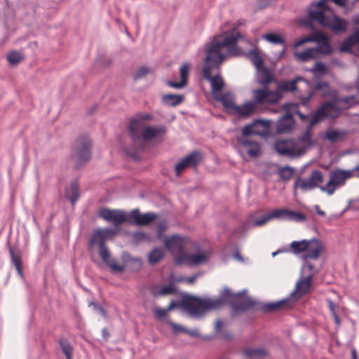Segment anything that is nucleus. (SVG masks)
<instances>
[{
	"label": "nucleus",
	"instance_id": "obj_59",
	"mask_svg": "<svg viewBox=\"0 0 359 359\" xmlns=\"http://www.w3.org/2000/svg\"><path fill=\"white\" fill-rule=\"evenodd\" d=\"M320 32H316L311 36H306L303 38L304 43L307 42H316L318 41V35H320Z\"/></svg>",
	"mask_w": 359,
	"mask_h": 359
},
{
	"label": "nucleus",
	"instance_id": "obj_28",
	"mask_svg": "<svg viewBox=\"0 0 359 359\" xmlns=\"http://www.w3.org/2000/svg\"><path fill=\"white\" fill-rule=\"evenodd\" d=\"M257 70V81L260 85L264 88L267 87L271 82L274 81V79L269 69L264 67H261Z\"/></svg>",
	"mask_w": 359,
	"mask_h": 359
},
{
	"label": "nucleus",
	"instance_id": "obj_16",
	"mask_svg": "<svg viewBox=\"0 0 359 359\" xmlns=\"http://www.w3.org/2000/svg\"><path fill=\"white\" fill-rule=\"evenodd\" d=\"M165 247L172 254H177L180 257L181 253L184 252V248L186 243V238L177 234L166 237L164 241Z\"/></svg>",
	"mask_w": 359,
	"mask_h": 359
},
{
	"label": "nucleus",
	"instance_id": "obj_60",
	"mask_svg": "<svg viewBox=\"0 0 359 359\" xmlns=\"http://www.w3.org/2000/svg\"><path fill=\"white\" fill-rule=\"evenodd\" d=\"M185 333H187V334H189L191 337H201L199 333V331L197 329H194V330L187 329L185 330Z\"/></svg>",
	"mask_w": 359,
	"mask_h": 359
},
{
	"label": "nucleus",
	"instance_id": "obj_3",
	"mask_svg": "<svg viewBox=\"0 0 359 359\" xmlns=\"http://www.w3.org/2000/svg\"><path fill=\"white\" fill-rule=\"evenodd\" d=\"M309 19L311 22H317L324 27H329L334 32H344L348 25L347 20L332 15L324 0L311 5V8L309 11Z\"/></svg>",
	"mask_w": 359,
	"mask_h": 359
},
{
	"label": "nucleus",
	"instance_id": "obj_63",
	"mask_svg": "<svg viewBox=\"0 0 359 359\" xmlns=\"http://www.w3.org/2000/svg\"><path fill=\"white\" fill-rule=\"evenodd\" d=\"M328 308L332 313V315L337 314L335 311V304L330 299H327Z\"/></svg>",
	"mask_w": 359,
	"mask_h": 359
},
{
	"label": "nucleus",
	"instance_id": "obj_38",
	"mask_svg": "<svg viewBox=\"0 0 359 359\" xmlns=\"http://www.w3.org/2000/svg\"><path fill=\"white\" fill-rule=\"evenodd\" d=\"M184 100L183 95L167 94L163 95V102L165 105L175 107L180 104Z\"/></svg>",
	"mask_w": 359,
	"mask_h": 359
},
{
	"label": "nucleus",
	"instance_id": "obj_11",
	"mask_svg": "<svg viewBox=\"0 0 359 359\" xmlns=\"http://www.w3.org/2000/svg\"><path fill=\"white\" fill-rule=\"evenodd\" d=\"M99 215L104 220L112 223L118 230L120 225L126 222H128L129 219V214H126L125 211L121 210L102 208Z\"/></svg>",
	"mask_w": 359,
	"mask_h": 359
},
{
	"label": "nucleus",
	"instance_id": "obj_45",
	"mask_svg": "<svg viewBox=\"0 0 359 359\" xmlns=\"http://www.w3.org/2000/svg\"><path fill=\"white\" fill-rule=\"evenodd\" d=\"M60 348L62 353L65 354L67 359H72V347L69 341L65 339H62L59 341Z\"/></svg>",
	"mask_w": 359,
	"mask_h": 359
},
{
	"label": "nucleus",
	"instance_id": "obj_36",
	"mask_svg": "<svg viewBox=\"0 0 359 359\" xmlns=\"http://www.w3.org/2000/svg\"><path fill=\"white\" fill-rule=\"evenodd\" d=\"M312 186L316 188L320 189V187L323 186L321 184L323 182V175L321 171L318 170H313L309 176L306 177Z\"/></svg>",
	"mask_w": 359,
	"mask_h": 359
},
{
	"label": "nucleus",
	"instance_id": "obj_19",
	"mask_svg": "<svg viewBox=\"0 0 359 359\" xmlns=\"http://www.w3.org/2000/svg\"><path fill=\"white\" fill-rule=\"evenodd\" d=\"M323 251L324 247L318 240H309L306 244V249L304 251L303 257L304 259H317Z\"/></svg>",
	"mask_w": 359,
	"mask_h": 359
},
{
	"label": "nucleus",
	"instance_id": "obj_46",
	"mask_svg": "<svg viewBox=\"0 0 359 359\" xmlns=\"http://www.w3.org/2000/svg\"><path fill=\"white\" fill-rule=\"evenodd\" d=\"M307 240H302L301 241H293L290 243V248L295 254L304 252L306 249Z\"/></svg>",
	"mask_w": 359,
	"mask_h": 359
},
{
	"label": "nucleus",
	"instance_id": "obj_5",
	"mask_svg": "<svg viewBox=\"0 0 359 359\" xmlns=\"http://www.w3.org/2000/svg\"><path fill=\"white\" fill-rule=\"evenodd\" d=\"M199 302H201V298L187 296L180 302H171L166 309L160 307L155 308L154 315L156 318L161 320L165 317L168 311L175 308H180L186 310L191 317H199L203 315L202 306H198Z\"/></svg>",
	"mask_w": 359,
	"mask_h": 359
},
{
	"label": "nucleus",
	"instance_id": "obj_14",
	"mask_svg": "<svg viewBox=\"0 0 359 359\" xmlns=\"http://www.w3.org/2000/svg\"><path fill=\"white\" fill-rule=\"evenodd\" d=\"M313 278V273L307 274L306 277H302L297 282L294 290L291 292L289 298L294 304L295 301L309 292Z\"/></svg>",
	"mask_w": 359,
	"mask_h": 359
},
{
	"label": "nucleus",
	"instance_id": "obj_54",
	"mask_svg": "<svg viewBox=\"0 0 359 359\" xmlns=\"http://www.w3.org/2000/svg\"><path fill=\"white\" fill-rule=\"evenodd\" d=\"M99 255L102 258V261L106 264L108 260L111 258L110 252L108 248L106 247H102V248L99 249Z\"/></svg>",
	"mask_w": 359,
	"mask_h": 359
},
{
	"label": "nucleus",
	"instance_id": "obj_8",
	"mask_svg": "<svg viewBox=\"0 0 359 359\" xmlns=\"http://www.w3.org/2000/svg\"><path fill=\"white\" fill-rule=\"evenodd\" d=\"M92 142L87 136L79 137L72 147V158L79 167L88 161L91 157Z\"/></svg>",
	"mask_w": 359,
	"mask_h": 359
},
{
	"label": "nucleus",
	"instance_id": "obj_35",
	"mask_svg": "<svg viewBox=\"0 0 359 359\" xmlns=\"http://www.w3.org/2000/svg\"><path fill=\"white\" fill-rule=\"evenodd\" d=\"M9 252L11 258V262L15 266L18 275L23 277L22 271V257L21 253L18 251H15L11 248H9Z\"/></svg>",
	"mask_w": 359,
	"mask_h": 359
},
{
	"label": "nucleus",
	"instance_id": "obj_53",
	"mask_svg": "<svg viewBox=\"0 0 359 359\" xmlns=\"http://www.w3.org/2000/svg\"><path fill=\"white\" fill-rule=\"evenodd\" d=\"M311 72L313 73L319 72L324 74L327 72V67L321 62H316L315 65L311 69Z\"/></svg>",
	"mask_w": 359,
	"mask_h": 359
},
{
	"label": "nucleus",
	"instance_id": "obj_12",
	"mask_svg": "<svg viewBox=\"0 0 359 359\" xmlns=\"http://www.w3.org/2000/svg\"><path fill=\"white\" fill-rule=\"evenodd\" d=\"M252 94L254 100L252 101L256 103L257 108L259 104L264 103H277L282 98L278 91L268 89H256L252 91Z\"/></svg>",
	"mask_w": 359,
	"mask_h": 359
},
{
	"label": "nucleus",
	"instance_id": "obj_58",
	"mask_svg": "<svg viewBox=\"0 0 359 359\" xmlns=\"http://www.w3.org/2000/svg\"><path fill=\"white\" fill-rule=\"evenodd\" d=\"M303 269L308 270V271H309L308 274L310 273H313V276H314L316 273H318V271L315 269L314 266L311 263L308 262L304 263V264L303 266Z\"/></svg>",
	"mask_w": 359,
	"mask_h": 359
},
{
	"label": "nucleus",
	"instance_id": "obj_34",
	"mask_svg": "<svg viewBox=\"0 0 359 359\" xmlns=\"http://www.w3.org/2000/svg\"><path fill=\"white\" fill-rule=\"evenodd\" d=\"M358 29L355 30L350 36L346 39L340 46L341 52H348L351 50V46L355 43L359 44V35H357Z\"/></svg>",
	"mask_w": 359,
	"mask_h": 359
},
{
	"label": "nucleus",
	"instance_id": "obj_29",
	"mask_svg": "<svg viewBox=\"0 0 359 359\" xmlns=\"http://www.w3.org/2000/svg\"><path fill=\"white\" fill-rule=\"evenodd\" d=\"M317 47L313 48L316 50V55L322 53L324 55H329L332 53L331 46L329 44V40L327 37L323 34L318 35V41H316Z\"/></svg>",
	"mask_w": 359,
	"mask_h": 359
},
{
	"label": "nucleus",
	"instance_id": "obj_56",
	"mask_svg": "<svg viewBox=\"0 0 359 359\" xmlns=\"http://www.w3.org/2000/svg\"><path fill=\"white\" fill-rule=\"evenodd\" d=\"M313 96V91H309L306 96H301L300 100H301L302 104L304 106H307Z\"/></svg>",
	"mask_w": 359,
	"mask_h": 359
},
{
	"label": "nucleus",
	"instance_id": "obj_32",
	"mask_svg": "<svg viewBox=\"0 0 359 359\" xmlns=\"http://www.w3.org/2000/svg\"><path fill=\"white\" fill-rule=\"evenodd\" d=\"M294 193L299 189L302 193H305L314 189V187L310 183L306 177H297L294 182Z\"/></svg>",
	"mask_w": 359,
	"mask_h": 359
},
{
	"label": "nucleus",
	"instance_id": "obj_26",
	"mask_svg": "<svg viewBox=\"0 0 359 359\" xmlns=\"http://www.w3.org/2000/svg\"><path fill=\"white\" fill-rule=\"evenodd\" d=\"M292 305L293 303L288 297L287 298L283 299L276 302L263 304L261 306V309L264 311H276L280 309H288L292 307Z\"/></svg>",
	"mask_w": 359,
	"mask_h": 359
},
{
	"label": "nucleus",
	"instance_id": "obj_61",
	"mask_svg": "<svg viewBox=\"0 0 359 359\" xmlns=\"http://www.w3.org/2000/svg\"><path fill=\"white\" fill-rule=\"evenodd\" d=\"M136 118L141 120L142 123H144L145 121L151 120L152 118V116L149 114H139Z\"/></svg>",
	"mask_w": 359,
	"mask_h": 359
},
{
	"label": "nucleus",
	"instance_id": "obj_4",
	"mask_svg": "<svg viewBox=\"0 0 359 359\" xmlns=\"http://www.w3.org/2000/svg\"><path fill=\"white\" fill-rule=\"evenodd\" d=\"M312 135L310 128L297 140H278L274 144V149L281 156L296 158L304 154L312 146Z\"/></svg>",
	"mask_w": 359,
	"mask_h": 359
},
{
	"label": "nucleus",
	"instance_id": "obj_30",
	"mask_svg": "<svg viewBox=\"0 0 359 359\" xmlns=\"http://www.w3.org/2000/svg\"><path fill=\"white\" fill-rule=\"evenodd\" d=\"M299 81H305L303 78L300 76H297L295 79L291 81H283L280 82L278 86V89L276 91L287 93L292 92L297 90V83Z\"/></svg>",
	"mask_w": 359,
	"mask_h": 359
},
{
	"label": "nucleus",
	"instance_id": "obj_7",
	"mask_svg": "<svg viewBox=\"0 0 359 359\" xmlns=\"http://www.w3.org/2000/svg\"><path fill=\"white\" fill-rule=\"evenodd\" d=\"M354 170H343L336 168L333 170L330 174V180L325 185L320 187V191L327 194L328 196H332L334 194L335 191L345 185L346 180L354 177Z\"/></svg>",
	"mask_w": 359,
	"mask_h": 359
},
{
	"label": "nucleus",
	"instance_id": "obj_48",
	"mask_svg": "<svg viewBox=\"0 0 359 359\" xmlns=\"http://www.w3.org/2000/svg\"><path fill=\"white\" fill-rule=\"evenodd\" d=\"M97 231L100 233V234L103 236V238L107 241L113 238L119 231L118 229H97Z\"/></svg>",
	"mask_w": 359,
	"mask_h": 359
},
{
	"label": "nucleus",
	"instance_id": "obj_13",
	"mask_svg": "<svg viewBox=\"0 0 359 359\" xmlns=\"http://www.w3.org/2000/svg\"><path fill=\"white\" fill-rule=\"evenodd\" d=\"M269 121L255 120L252 123L245 126L242 129V134L245 135H255L266 137L270 133Z\"/></svg>",
	"mask_w": 359,
	"mask_h": 359
},
{
	"label": "nucleus",
	"instance_id": "obj_42",
	"mask_svg": "<svg viewBox=\"0 0 359 359\" xmlns=\"http://www.w3.org/2000/svg\"><path fill=\"white\" fill-rule=\"evenodd\" d=\"M152 294L154 296H165L168 294H175L176 292V287L174 285H169L164 286L159 290H152Z\"/></svg>",
	"mask_w": 359,
	"mask_h": 359
},
{
	"label": "nucleus",
	"instance_id": "obj_17",
	"mask_svg": "<svg viewBox=\"0 0 359 359\" xmlns=\"http://www.w3.org/2000/svg\"><path fill=\"white\" fill-rule=\"evenodd\" d=\"M201 158V156L198 151H193L182 158L175 165V170L176 175L179 176L182 172L189 166H196L198 165Z\"/></svg>",
	"mask_w": 359,
	"mask_h": 359
},
{
	"label": "nucleus",
	"instance_id": "obj_57",
	"mask_svg": "<svg viewBox=\"0 0 359 359\" xmlns=\"http://www.w3.org/2000/svg\"><path fill=\"white\" fill-rule=\"evenodd\" d=\"M316 88L323 91V95H326L329 90V86L326 82H318L316 85Z\"/></svg>",
	"mask_w": 359,
	"mask_h": 359
},
{
	"label": "nucleus",
	"instance_id": "obj_9",
	"mask_svg": "<svg viewBox=\"0 0 359 359\" xmlns=\"http://www.w3.org/2000/svg\"><path fill=\"white\" fill-rule=\"evenodd\" d=\"M340 111L341 108L338 105L335 99L332 102H325L311 116L309 124L310 127L314 126L324 118H334L337 117Z\"/></svg>",
	"mask_w": 359,
	"mask_h": 359
},
{
	"label": "nucleus",
	"instance_id": "obj_20",
	"mask_svg": "<svg viewBox=\"0 0 359 359\" xmlns=\"http://www.w3.org/2000/svg\"><path fill=\"white\" fill-rule=\"evenodd\" d=\"M165 133V128L163 126H146L144 128L141 140L150 142L153 140L161 137Z\"/></svg>",
	"mask_w": 359,
	"mask_h": 359
},
{
	"label": "nucleus",
	"instance_id": "obj_21",
	"mask_svg": "<svg viewBox=\"0 0 359 359\" xmlns=\"http://www.w3.org/2000/svg\"><path fill=\"white\" fill-rule=\"evenodd\" d=\"M145 128V123H142L137 118L131 120L128 128L130 134L135 142L141 140L142 133Z\"/></svg>",
	"mask_w": 359,
	"mask_h": 359
},
{
	"label": "nucleus",
	"instance_id": "obj_47",
	"mask_svg": "<svg viewBox=\"0 0 359 359\" xmlns=\"http://www.w3.org/2000/svg\"><path fill=\"white\" fill-rule=\"evenodd\" d=\"M306 217L304 214L290 210L288 211L287 220L301 222L305 221Z\"/></svg>",
	"mask_w": 359,
	"mask_h": 359
},
{
	"label": "nucleus",
	"instance_id": "obj_2",
	"mask_svg": "<svg viewBox=\"0 0 359 359\" xmlns=\"http://www.w3.org/2000/svg\"><path fill=\"white\" fill-rule=\"evenodd\" d=\"M246 292V290H243L233 293L229 288H224L218 298L201 299L198 306H202L203 314L207 311L219 309L224 304L230 305L235 313L248 311L253 308L256 302L244 295Z\"/></svg>",
	"mask_w": 359,
	"mask_h": 359
},
{
	"label": "nucleus",
	"instance_id": "obj_39",
	"mask_svg": "<svg viewBox=\"0 0 359 359\" xmlns=\"http://www.w3.org/2000/svg\"><path fill=\"white\" fill-rule=\"evenodd\" d=\"M294 55L302 62L315 59L318 57L316 55V50L313 48H307L301 53L295 52Z\"/></svg>",
	"mask_w": 359,
	"mask_h": 359
},
{
	"label": "nucleus",
	"instance_id": "obj_49",
	"mask_svg": "<svg viewBox=\"0 0 359 359\" xmlns=\"http://www.w3.org/2000/svg\"><path fill=\"white\" fill-rule=\"evenodd\" d=\"M22 59V55L17 51H12L7 55L8 61L13 65L18 64Z\"/></svg>",
	"mask_w": 359,
	"mask_h": 359
},
{
	"label": "nucleus",
	"instance_id": "obj_24",
	"mask_svg": "<svg viewBox=\"0 0 359 359\" xmlns=\"http://www.w3.org/2000/svg\"><path fill=\"white\" fill-rule=\"evenodd\" d=\"M190 69V65L189 63H184L181 66L180 69V74L181 81L180 82L168 81L167 84L174 88L180 89L184 88L187 84V78L189 76Z\"/></svg>",
	"mask_w": 359,
	"mask_h": 359
},
{
	"label": "nucleus",
	"instance_id": "obj_15",
	"mask_svg": "<svg viewBox=\"0 0 359 359\" xmlns=\"http://www.w3.org/2000/svg\"><path fill=\"white\" fill-rule=\"evenodd\" d=\"M210 254L206 252H200L196 254L181 253L180 257H177L176 262L178 264H185L188 266H198L207 262Z\"/></svg>",
	"mask_w": 359,
	"mask_h": 359
},
{
	"label": "nucleus",
	"instance_id": "obj_52",
	"mask_svg": "<svg viewBox=\"0 0 359 359\" xmlns=\"http://www.w3.org/2000/svg\"><path fill=\"white\" fill-rule=\"evenodd\" d=\"M149 72L150 70L147 67L142 66L138 69H137L133 75V79L135 80L141 79L144 77Z\"/></svg>",
	"mask_w": 359,
	"mask_h": 359
},
{
	"label": "nucleus",
	"instance_id": "obj_31",
	"mask_svg": "<svg viewBox=\"0 0 359 359\" xmlns=\"http://www.w3.org/2000/svg\"><path fill=\"white\" fill-rule=\"evenodd\" d=\"M66 197L72 205H74L79 197V187L76 181H73L69 187L66 189Z\"/></svg>",
	"mask_w": 359,
	"mask_h": 359
},
{
	"label": "nucleus",
	"instance_id": "obj_10",
	"mask_svg": "<svg viewBox=\"0 0 359 359\" xmlns=\"http://www.w3.org/2000/svg\"><path fill=\"white\" fill-rule=\"evenodd\" d=\"M249 136L242 134L238 137V151L241 156L246 153L252 158H257L261 154L260 145L258 142L252 141Z\"/></svg>",
	"mask_w": 359,
	"mask_h": 359
},
{
	"label": "nucleus",
	"instance_id": "obj_50",
	"mask_svg": "<svg viewBox=\"0 0 359 359\" xmlns=\"http://www.w3.org/2000/svg\"><path fill=\"white\" fill-rule=\"evenodd\" d=\"M293 169L288 166H285L279 170L280 178L285 180H289L293 175Z\"/></svg>",
	"mask_w": 359,
	"mask_h": 359
},
{
	"label": "nucleus",
	"instance_id": "obj_27",
	"mask_svg": "<svg viewBox=\"0 0 359 359\" xmlns=\"http://www.w3.org/2000/svg\"><path fill=\"white\" fill-rule=\"evenodd\" d=\"M242 353L248 359H260L268 355V351L263 347L246 348L242 351Z\"/></svg>",
	"mask_w": 359,
	"mask_h": 359
},
{
	"label": "nucleus",
	"instance_id": "obj_18",
	"mask_svg": "<svg viewBox=\"0 0 359 359\" xmlns=\"http://www.w3.org/2000/svg\"><path fill=\"white\" fill-rule=\"evenodd\" d=\"M156 217L155 213L146 212L141 214L139 209H134L129 214L128 223L138 226L147 225L154 221Z\"/></svg>",
	"mask_w": 359,
	"mask_h": 359
},
{
	"label": "nucleus",
	"instance_id": "obj_33",
	"mask_svg": "<svg viewBox=\"0 0 359 359\" xmlns=\"http://www.w3.org/2000/svg\"><path fill=\"white\" fill-rule=\"evenodd\" d=\"M262 37L271 43L282 45L283 49L281 52V55L284 53L285 50V41L281 35L270 32L263 34Z\"/></svg>",
	"mask_w": 359,
	"mask_h": 359
},
{
	"label": "nucleus",
	"instance_id": "obj_55",
	"mask_svg": "<svg viewBox=\"0 0 359 359\" xmlns=\"http://www.w3.org/2000/svg\"><path fill=\"white\" fill-rule=\"evenodd\" d=\"M122 257L123 259L126 261V262H133L136 264H137V265L139 266H141L142 264V260L139 257H137V258H132L130 257V255L127 253V252H124L123 253V255H122Z\"/></svg>",
	"mask_w": 359,
	"mask_h": 359
},
{
	"label": "nucleus",
	"instance_id": "obj_41",
	"mask_svg": "<svg viewBox=\"0 0 359 359\" xmlns=\"http://www.w3.org/2000/svg\"><path fill=\"white\" fill-rule=\"evenodd\" d=\"M355 96L353 95L335 98L338 105L339 106V104H341V107H340L341 110L343 109H348L353 106L355 104Z\"/></svg>",
	"mask_w": 359,
	"mask_h": 359
},
{
	"label": "nucleus",
	"instance_id": "obj_51",
	"mask_svg": "<svg viewBox=\"0 0 359 359\" xmlns=\"http://www.w3.org/2000/svg\"><path fill=\"white\" fill-rule=\"evenodd\" d=\"M114 271L122 272L124 270V266L118 264L116 259L110 258L106 263Z\"/></svg>",
	"mask_w": 359,
	"mask_h": 359
},
{
	"label": "nucleus",
	"instance_id": "obj_22",
	"mask_svg": "<svg viewBox=\"0 0 359 359\" xmlns=\"http://www.w3.org/2000/svg\"><path fill=\"white\" fill-rule=\"evenodd\" d=\"M256 103L251 100L245 102L242 105H236L233 113L241 117L247 118L250 116L256 110Z\"/></svg>",
	"mask_w": 359,
	"mask_h": 359
},
{
	"label": "nucleus",
	"instance_id": "obj_40",
	"mask_svg": "<svg viewBox=\"0 0 359 359\" xmlns=\"http://www.w3.org/2000/svg\"><path fill=\"white\" fill-rule=\"evenodd\" d=\"M346 133V131L341 130L328 129L325 133V137L330 142H334L343 138Z\"/></svg>",
	"mask_w": 359,
	"mask_h": 359
},
{
	"label": "nucleus",
	"instance_id": "obj_44",
	"mask_svg": "<svg viewBox=\"0 0 359 359\" xmlns=\"http://www.w3.org/2000/svg\"><path fill=\"white\" fill-rule=\"evenodd\" d=\"M105 241L106 240L103 238L100 233L96 230L91 237L90 245H97L99 247V249H100L102 248V247H106Z\"/></svg>",
	"mask_w": 359,
	"mask_h": 359
},
{
	"label": "nucleus",
	"instance_id": "obj_23",
	"mask_svg": "<svg viewBox=\"0 0 359 359\" xmlns=\"http://www.w3.org/2000/svg\"><path fill=\"white\" fill-rule=\"evenodd\" d=\"M215 100L219 101L228 113L232 114L236 104L235 103V95L231 93L219 94L214 97Z\"/></svg>",
	"mask_w": 359,
	"mask_h": 359
},
{
	"label": "nucleus",
	"instance_id": "obj_64",
	"mask_svg": "<svg viewBox=\"0 0 359 359\" xmlns=\"http://www.w3.org/2000/svg\"><path fill=\"white\" fill-rule=\"evenodd\" d=\"M198 274H196V275H194L191 277H189L186 279H184V280H186L188 283H193L195 282V280H196V278H198Z\"/></svg>",
	"mask_w": 359,
	"mask_h": 359
},
{
	"label": "nucleus",
	"instance_id": "obj_62",
	"mask_svg": "<svg viewBox=\"0 0 359 359\" xmlns=\"http://www.w3.org/2000/svg\"><path fill=\"white\" fill-rule=\"evenodd\" d=\"M170 325L173 328V330L176 332L180 331V332H185V330H187L186 327H184L182 325H180L178 324L174 323H170Z\"/></svg>",
	"mask_w": 359,
	"mask_h": 359
},
{
	"label": "nucleus",
	"instance_id": "obj_43",
	"mask_svg": "<svg viewBox=\"0 0 359 359\" xmlns=\"http://www.w3.org/2000/svg\"><path fill=\"white\" fill-rule=\"evenodd\" d=\"M164 257V250L163 248L154 249L148 256L149 263L154 264L158 262Z\"/></svg>",
	"mask_w": 359,
	"mask_h": 359
},
{
	"label": "nucleus",
	"instance_id": "obj_37",
	"mask_svg": "<svg viewBox=\"0 0 359 359\" xmlns=\"http://www.w3.org/2000/svg\"><path fill=\"white\" fill-rule=\"evenodd\" d=\"M247 55L257 69L264 67V60L257 49L250 50Z\"/></svg>",
	"mask_w": 359,
	"mask_h": 359
},
{
	"label": "nucleus",
	"instance_id": "obj_6",
	"mask_svg": "<svg viewBox=\"0 0 359 359\" xmlns=\"http://www.w3.org/2000/svg\"><path fill=\"white\" fill-rule=\"evenodd\" d=\"M288 211L289 210L285 208L274 209L266 214L262 215L258 218L255 217V214H252L249 215L246 220L241 224V232L244 233L250 229L264 226L273 219L287 220Z\"/></svg>",
	"mask_w": 359,
	"mask_h": 359
},
{
	"label": "nucleus",
	"instance_id": "obj_1",
	"mask_svg": "<svg viewBox=\"0 0 359 359\" xmlns=\"http://www.w3.org/2000/svg\"><path fill=\"white\" fill-rule=\"evenodd\" d=\"M253 46L243 34L237 32L224 35L215 36L211 42L205 45L206 57L203 69V77L210 82L213 97L221 93L224 82L219 74L212 76L219 69V65L226 57L240 55L243 53L238 44Z\"/></svg>",
	"mask_w": 359,
	"mask_h": 359
},
{
	"label": "nucleus",
	"instance_id": "obj_25",
	"mask_svg": "<svg viewBox=\"0 0 359 359\" xmlns=\"http://www.w3.org/2000/svg\"><path fill=\"white\" fill-rule=\"evenodd\" d=\"M294 125V120L291 114H287L280 118L277 124V130L279 133H289Z\"/></svg>",
	"mask_w": 359,
	"mask_h": 359
}]
</instances>
